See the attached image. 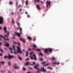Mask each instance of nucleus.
I'll list each match as a JSON object with an SVG mask.
<instances>
[{
    "label": "nucleus",
    "mask_w": 73,
    "mask_h": 73,
    "mask_svg": "<svg viewBox=\"0 0 73 73\" xmlns=\"http://www.w3.org/2000/svg\"><path fill=\"white\" fill-rule=\"evenodd\" d=\"M12 23L13 24H15V22L14 21V19H13L12 20Z\"/></svg>",
    "instance_id": "obj_28"
},
{
    "label": "nucleus",
    "mask_w": 73,
    "mask_h": 73,
    "mask_svg": "<svg viewBox=\"0 0 73 73\" xmlns=\"http://www.w3.org/2000/svg\"><path fill=\"white\" fill-rule=\"evenodd\" d=\"M49 65V63H48L44 65V66H48V65Z\"/></svg>",
    "instance_id": "obj_23"
},
{
    "label": "nucleus",
    "mask_w": 73,
    "mask_h": 73,
    "mask_svg": "<svg viewBox=\"0 0 73 73\" xmlns=\"http://www.w3.org/2000/svg\"><path fill=\"white\" fill-rule=\"evenodd\" d=\"M41 3H42V1H41V2H40Z\"/></svg>",
    "instance_id": "obj_59"
},
{
    "label": "nucleus",
    "mask_w": 73,
    "mask_h": 73,
    "mask_svg": "<svg viewBox=\"0 0 73 73\" xmlns=\"http://www.w3.org/2000/svg\"><path fill=\"white\" fill-rule=\"evenodd\" d=\"M4 20V18L3 17H0V24H2L3 22V20Z\"/></svg>",
    "instance_id": "obj_6"
},
{
    "label": "nucleus",
    "mask_w": 73,
    "mask_h": 73,
    "mask_svg": "<svg viewBox=\"0 0 73 73\" xmlns=\"http://www.w3.org/2000/svg\"><path fill=\"white\" fill-rule=\"evenodd\" d=\"M13 48H12L11 47H10L9 48L10 50H13L14 52V54H16L17 53H22V51H21V50H20V48H19V47L17 46V49L18 50H16L15 49V46L13 45Z\"/></svg>",
    "instance_id": "obj_1"
},
{
    "label": "nucleus",
    "mask_w": 73,
    "mask_h": 73,
    "mask_svg": "<svg viewBox=\"0 0 73 73\" xmlns=\"http://www.w3.org/2000/svg\"><path fill=\"white\" fill-rule=\"evenodd\" d=\"M4 31L5 33H7V27H4Z\"/></svg>",
    "instance_id": "obj_15"
},
{
    "label": "nucleus",
    "mask_w": 73,
    "mask_h": 73,
    "mask_svg": "<svg viewBox=\"0 0 73 73\" xmlns=\"http://www.w3.org/2000/svg\"><path fill=\"white\" fill-rule=\"evenodd\" d=\"M28 39L30 40H32V38L31 37H30L29 36H28Z\"/></svg>",
    "instance_id": "obj_22"
},
{
    "label": "nucleus",
    "mask_w": 73,
    "mask_h": 73,
    "mask_svg": "<svg viewBox=\"0 0 73 73\" xmlns=\"http://www.w3.org/2000/svg\"><path fill=\"white\" fill-rule=\"evenodd\" d=\"M31 65H33V64H30Z\"/></svg>",
    "instance_id": "obj_60"
},
{
    "label": "nucleus",
    "mask_w": 73,
    "mask_h": 73,
    "mask_svg": "<svg viewBox=\"0 0 73 73\" xmlns=\"http://www.w3.org/2000/svg\"><path fill=\"white\" fill-rule=\"evenodd\" d=\"M0 50L1 52H2L3 53L4 52V51H3V50H2V49L1 48Z\"/></svg>",
    "instance_id": "obj_32"
},
{
    "label": "nucleus",
    "mask_w": 73,
    "mask_h": 73,
    "mask_svg": "<svg viewBox=\"0 0 73 73\" xmlns=\"http://www.w3.org/2000/svg\"><path fill=\"white\" fill-rule=\"evenodd\" d=\"M8 58L9 59H11V58H13L15 57V56H12V55H8Z\"/></svg>",
    "instance_id": "obj_9"
},
{
    "label": "nucleus",
    "mask_w": 73,
    "mask_h": 73,
    "mask_svg": "<svg viewBox=\"0 0 73 73\" xmlns=\"http://www.w3.org/2000/svg\"><path fill=\"white\" fill-rule=\"evenodd\" d=\"M25 14H28V13L26 12H25Z\"/></svg>",
    "instance_id": "obj_51"
},
{
    "label": "nucleus",
    "mask_w": 73,
    "mask_h": 73,
    "mask_svg": "<svg viewBox=\"0 0 73 73\" xmlns=\"http://www.w3.org/2000/svg\"><path fill=\"white\" fill-rule=\"evenodd\" d=\"M9 4L10 5H12V4H13V2L11 1H10L9 2Z\"/></svg>",
    "instance_id": "obj_25"
},
{
    "label": "nucleus",
    "mask_w": 73,
    "mask_h": 73,
    "mask_svg": "<svg viewBox=\"0 0 73 73\" xmlns=\"http://www.w3.org/2000/svg\"><path fill=\"white\" fill-rule=\"evenodd\" d=\"M53 60H55V58L54 57H53L52 58H51Z\"/></svg>",
    "instance_id": "obj_36"
},
{
    "label": "nucleus",
    "mask_w": 73,
    "mask_h": 73,
    "mask_svg": "<svg viewBox=\"0 0 73 73\" xmlns=\"http://www.w3.org/2000/svg\"><path fill=\"white\" fill-rule=\"evenodd\" d=\"M11 53H12V51H11Z\"/></svg>",
    "instance_id": "obj_58"
},
{
    "label": "nucleus",
    "mask_w": 73,
    "mask_h": 73,
    "mask_svg": "<svg viewBox=\"0 0 73 73\" xmlns=\"http://www.w3.org/2000/svg\"><path fill=\"white\" fill-rule=\"evenodd\" d=\"M21 11H22V9H20V12H21Z\"/></svg>",
    "instance_id": "obj_49"
},
{
    "label": "nucleus",
    "mask_w": 73,
    "mask_h": 73,
    "mask_svg": "<svg viewBox=\"0 0 73 73\" xmlns=\"http://www.w3.org/2000/svg\"><path fill=\"white\" fill-rule=\"evenodd\" d=\"M23 51H24V49H23Z\"/></svg>",
    "instance_id": "obj_62"
},
{
    "label": "nucleus",
    "mask_w": 73,
    "mask_h": 73,
    "mask_svg": "<svg viewBox=\"0 0 73 73\" xmlns=\"http://www.w3.org/2000/svg\"><path fill=\"white\" fill-rule=\"evenodd\" d=\"M13 43L14 44H18V45H20V44L17 42H13Z\"/></svg>",
    "instance_id": "obj_21"
},
{
    "label": "nucleus",
    "mask_w": 73,
    "mask_h": 73,
    "mask_svg": "<svg viewBox=\"0 0 73 73\" xmlns=\"http://www.w3.org/2000/svg\"><path fill=\"white\" fill-rule=\"evenodd\" d=\"M20 5H19V6L18 7L19 8H20Z\"/></svg>",
    "instance_id": "obj_57"
},
{
    "label": "nucleus",
    "mask_w": 73,
    "mask_h": 73,
    "mask_svg": "<svg viewBox=\"0 0 73 73\" xmlns=\"http://www.w3.org/2000/svg\"><path fill=\"white\" fill-rule=\"evenodd\" d=\"M1 65H3L5 63V62H1Z\"/></svg>",
    "instance_id": "obj_31"
},
{
    "label": "nucleus",
    "mask_w": 73,
    "mask_h": 73,
    "mask_svg": "<svg viewBox=\"0 0 73 73\" xmlns=\"http://www.w3.org/2000/svg\"><path fill=\"white\" fill-rule=\"evenodd\" d=\"M26 60H29V59L27 58L26 59Z\"/></svg>",
    "instance_id": "obj_44"
},
{
    "label": "nucleus",
    "mask_w": 73,
    "mask_h": 73,
    "mask_svg": "<svg viewBox=\"0 0 73 73\" xmlns=\"http://www.w3.org/2000/svg\"><path fill=\"white\" fill-rule=\"evenodd\" d=\"M27 16L29 18V17H30V15H27Z\"/></svg>",
    "instance_id": "obj_38"
},
{
    "label": "nucleus",
    "mask_w": 73,
    "mask_h": 73,
    "mask_svg": "<svg viewBox=\"0 0 73 73\" xmlns=\"http://www.w3.org/2000/svg\"><path fill=\"white\" fill-rule=\"evenodd\" d=\"M33 49H34V50H36V49L35 48H33Z\"/></svg>",
    "instance_id": "obj_50"
},
{
    "label": "nucleus",
    "mask_w": 73,
    "mask_h": 73,
    "mask_svg": "<svg viewBox=\"0 0 73 73\" xmlns=\"http://www.w3.org/2000/svg\"><path fill=\"white\" fill-rule=\"evenodd\" d=\"M29 68L30 69H32L33 68H31L30 67H29Z\"/></svg>",
    "instance_id": "obj_42"
},
{
    "label": "nucleus",
    "mask_w": 73,
    "mask_h": 73,
    "mask_svg": "<svg viewBox=\"0 0 73 73\" xmlns=\"http://www.w3.org/2000/svg\"><path fill=\"white\" fill-rule=\"evenodd\" d=\"M30 64V62H26L25 64L26 65H28H28H29Z\"/></svg>",
    "instance_id": "obj_19"
},
{
    "label": "nucleus",
    "mask_w": 73,
    "mask_h": 73,
    "mask_svg": "<svg viewBox=\"0 0 73 73\" xmlns=\"http://www.w3.org/2000/svg\"><path fill=\"white\" fill-rule=\"evenodd\" d=\"M33 47L35 48H37V46L35 44H33V46H32Z\"/></svg>",
    "instance_id": "obj_20"
},
{
    "label": "nucleus",
    "mask_w": 73,
    "mask_h": 73,
    "mask_svg": "<svg viewBox=\"0 0 73 73\" xmlns=\"http://www.w3.org/2000/svg\"><path fill=\"white\" fill-rule=\"evenodd\" d=\"M48 69H49L52 70V68L51 67H47Z\"/></svg>",
    "instance_id": "obj_30"
},
{
    "label": "nucleus",
    "mask_w": 73,
    "mask_h": 73,
    "mask_svg": "<svg viewBox=\"0 0 73 73\" xmlns=\"http://www.w3.org/2000/svg\"><path fill=\"white\" fill-rule=\"evenodd\" d=\"M9 36V31H7V35H5L4 36V37L3 36L1 35H0V37L1 38H3L4 40H7V41L9 40V38H8V37Z\"/></svg>",
    "instance_id": "obj_3"
},
{
    "label": "nucleus",
    "mask_w": 73,
    "mask_h": 73,
    "mask_svg": "<svg viewBox=\"0 0 73 73\" xmlns=\"http://www.w3.org/2000/svg\"><path fill=\"white\" fill-rule=\"evenodd\" d=\"M28 1H26V5H28Z\"/></svg>",
    "instance_id": "obj_26"
},
{
    "label": "nucleus",
    "mask_w": 73,
    "mask_h": 73,
    "mask_svg": "<svg viewBox=\"0 0 73 73\" xmlns=\"http://www.w3.org/2000/svg\"><path fill=\"white\" fill-rule=\"evenodd\" d=\"M38 65H39L38 63H37V66L35 65L34 66V68H35V69H37V70H40V69L39 68H37L38 67Z\"/></svg>",
    "instance_id": "obj_11"
},
{
    "label": "nucleus",
    "mask_w": 73,
    "mask_h": 73,
    "mask_svg": "<svg viewBox=\"0 0 73 73\" xmlns=\"http://www.w3.org/2000/svg\"><path fill=\"white\" fill-rule=\"evenodd\" d=\"M40 71H42L44 72H45L46 71V70L45 69L44 67H42L41 68V69L40 70Z\"/></svg>",
    "instance_id": "obj_7"
},
{
    "label": "nucleus",
    "mask_w": 73,
    "mask_h": 73,
    "mask_svg": "<svg viewBox=\"0 0 73 73\" xmlns=\"http://www.w3.org/2000/svg\"><path fill=\"white\" fill-rule=\"evenodd\" d=\"M18 58L19 59V60H23V59L21 58V57H20V56H18Z\"/></svg>",
    "instance_id": "obj_18"
},
{
    "label": "nucleus",
    "mask_w": 73,
    "mask_h": 73,
    "mask_svg": "<svg viewBox=\"0 0 73 73\" xmlns=\"http://www.w3.org/2000/svg\"><path fill=\"white\" fill-rule=\"evenodd\" d=\"M50 1H47L46 2V6L47 8H48V5H50Z\"/></svg>",
    "instance_id": "obj_8"
},
{
    "label": "nucleus",
    "mask_w": 73,
    "mask_h": 73,
    "mask_svg": "<svg viewBox=\"0 0 73 73\" xmlns=\"http://www.w3.org/2000/svg\"><path fill=\"white\" fill-rule=\"evenodd\" d=\"M8 64L9 65H11V62L10 61H9L8 62Z\"/></svg>",
    "instance_id": "obj_27"
},
{
    "label": "nucleus",
    "mask_w": 73,
    "mask_h": 73,
    "mask_svg": "<svg viewBox=\"0 0 73 73\" xmlns=\"http://www.w3.org/2000/svg\"><path fill=\"white\" fill-rule=\"evenodd\" d=\"M40 0H34V2L35 3H36V2L39 3V1H40Z\"/></svg>",
    "instance_id": "obj_17"
},
{
    "label": "nucleus",
    "mask_w": 73,
    "mask_h": 73,
    "mask_svg": "<svg viewBox=\"0 0 73 73\" xmlns=\"http://www.w3.org/2000/svg\"><path fill=\"white\" fill-rule=\"evenodd\" d=\"M17 24L19 27L17 28V31L18 29H19V31H20V33L17 32H15V33L17 36H18V37H20V34H21L22 33V28H21V27H20V24L19 23H17Z\"/></svg>",
    "instance_id": "obj_2"
},
{
    "label": "nucleus",
    "mask_w": 73,
    "mask_h": 73,
    "mask_svg": "<svg viewBox=\"0 0 73 73\" xmlns=\"http://www.w3.org/2000/svg\"><path fill=\"white\" fill-rule=\"evenodd\" d=\"M12 38H14V39L15 38L14 37H13Z\"/></svg>",
    "instance_id": "obj_63"
},
{
    "label": "nucleus",
    "mask_w": 73,
    "mask_h": 73,
    "mask_svg": "<svg viewBox=\"0 0 73 73\" xmlns=\"http://www.w3.org/2000/svg\"><path fill=\"white\" fill-rule=\"evenodd\" d=\"M36 64V62H33V64L34 65V64Z\"/></svg>",
    "instance_id": "obj_40"
},
{
    "label": "nucleus",
    "mask_w": 73,
    "mask_h": 73,
    "mask_svg": "<svg viewBox=\"0 0 73 73\" xmlns=\"http://www.w3.org/2000/svg\"><path fill=\"white\" fill-rule=\"evenodd\" d=\"M26 73H31L30 72H27Z\"/></svg>",
    "instance_id": "obj_48"
},
{
    "label": "nucleus",
    "mask_w": 73,
    "mask_h": 73,
    "mask_svg": "<svg viewBox=\"0 0 73 73\" xmlns=\"http://www.w3.org/2000/svg\"><path fill=\"white\" fill-rule=\"evenodd\" d=\"M2 29V28L1 27H0V29Z\"/></svg>",
    "instance_id": "obj_56"
},
{
    "label": "nucleus",
    "mask_w": 73,
    "mask_h": 73,
    "mask_svg": "<svg viewBox=\"0 0 73 73\" xmlns=\"http://www.w3.org/2000/svg\"><path fill=\"white\" fill-rule=\"evenodd\" d=\"M32 54H33V52H31L30 53V57L31 58V60H33V59H35V60H37V58H36V55L35 54L33 55V57H34V58H33V57L32 56Z\"/></svg>",
    "instance_id": "obj_5"
},
{
    "label": "nucleus",
    "mask_w": 73,
    "mask_h": 73,
    "mask_svg": "<svg viewBox=\"0 0 73 73\" xmlns=\"http://www.w3.org/2000/svg\"><path fill=\"white\" fill-rule=\"evenodd\" d=\"M2 45V42H0V45Z\"/></svg>",
    "instance_id": "obj_43"
},
{
    "label": "nucleus",
    "mask_w": 73,
    "mask_h": 73,
    "mask_svg": "<svg viewBox=\"0 0 73 73\" xmlns=\"http://www.w3.org/2000/svg\"><path fill=\"white\" fill-rule=\"evenodd\" d=\"M39 55L41 56H42L43 55V54H42V53L40 52L39 53Z\"/></svg>",
    "instance_id": "obj_29"
},
{
    "label": "nucleus",
    "mask_w": 73,
    "mask_h": 73,
    "mask_svg": "<svg viewBox=\"0 0 73 73\" xmlns=\"http://www.w3.org/2000/svg\"><path fill=\"white\" fill-rule=\"evenodd\" d=\"M36 7L38 9H40V5H37Z\"/></svg>",
    "instance_id": "obj_16"
},
{
    "label": "nucleus",
    "mask_w": 73,
    "mask_h": 73,
    "mask_svg": "<svg viewBox=\"0 0 73 73\" xmlns=\"http://www.w3.org/2000/svg\"><path fill=\"white\" fill-rule=\"evenodd\" d=\"M17 64H15L14 65V67L15 69H18L19 68V66H17Z\"/></svg>",
    "instance_id": "obj_10"
},
{
    "label": "nucleus",
    "mask_w": 73,
    "mask_h": 73,
    "mask_svg": "<svg viewBox=\"0 0 73 73\" xmlns=\"http://www.w3.org/2000/svg\"><path fill=\"white\" fill-rule=\"evenodd\" d=\"M9 73H12V72H11L10 71H9Z\"/></svg>",
    "instance_id": "obj_54"
},
{
    "label": "nucleus",
    "mask_w": 73,
    "mask_h": 73,
    "mask_svg": "<svg viewBox=\"0 0 73 73\" xmlns=\"http://www.w3.org/2000/svg\"><path fill=\"white\" fill-rule=\"evenodd\" d=\"M42 50H44V53H46V54H49V53L48 51H49V52L50 53H52V51H53V49L51 48H48L47 49H44V48H42Z\"/></svg>",
    "instance_id": "obj_4"
},
{
    "label": "nucleus",
    "mask_w": 73,
    "mask_h": 73,
    "mask_svg": "<svg viewBox=\"0 0 73 73\" xmlns=\"http://www.w3.org/2000/svg\"><path fill=\"white\" fill-rule=\"evenodd\" d=\"M33 41H36V39H33Z\"/></svg>",
    "instance_id": "obj_47"
},
{
    "label": "nucleus",
    "mask_w": 73,
    "mask_h": 73,
    "mask_svg": "<svg viewBox=\"0 0 73 73\" xmlns=\"http://www.w3.org/2000/svg\"><path fill=\"white\" fill-rule=\"evenodd\" d=\"M26 56H28V54H29V53H28V52L27 51L26 52Z\"/></svg>",
    "instance_id": "obj_24"
},
{
    "label": "nucleus",
    "mask_w": 73,
    "mask_h": 73,
    "mask_svg": "<svg viewBox=\"0 0 73 73\" xmlns=\"http://www.w3.org/2000/svg\"><path fill=\"white\" fill-rule=\"evenodd\" d=\"M23 70H26V68L23 67Z\"/></svg>",
    "instance_id": "obj_37"
},
{
    "label": "nucleus",
    "mask_w": 73,
    "mask_h": 73,
    "mask_svg": "<svg viewBox=\"0 0 73 73\" xmlns=\"http://www.w3.org/2000/svg\"><path fill=\"white\" fill-rule=\"evenodd\" d=\"M28 50H29V51H31V49H30V48H29L28 49Z\"/></svg>",
    "instance_id": "obj_45"
},
{
    "label": "nucleus",
    "mask_w": 73,
    "mask_h": 73,
    "mask_svg": "<svg viewBox=\"0 0 73 73\" xmlns=\"http://www.w3.org/2000/svg\"><path fill=\"white\" fill-rule=\"evenodd\" d=\"M0 56H3V54H0Z\"/></svg>",
    "instance_id": "obj_46"
},
{
    "label": "nucleus",
    "mask_w": 73,
    "mask_h": 73,
    "mask_svg": "<svg viewBox=\"0 0 73 73\" xmlns=\"http://www.w3.org/2000/svg\"><path fill=\"white\" fill-rule=\"evenodd\" d=\"M46 63V62H42V64H45Z\"/></svg>",
    "instance_id": "obj_34"
},
{
    "label": "nucleus",
    "mask_w": 73,
    "mask_h": 73,
    "mask_svg": "<svg viewBox=\"0 0 73 73\" xmlns=\"http://www.w3.org/2000/svg\"><path fill=\"white\" fill-rule=\"evenodd\" d=\"M56 64H57V65H59L60 64V62H55L54 63H52V65H55Z\"/></svg>",
    "instance_id": "obj_12"
},
{
    "label": "nucleus",
    "mask_w": 73,
    "mask_h": 73,
    "mask_svg": "<svg viewBox=\"0 0 73 73\" xmlns=\"http://www.w3.org/2000/svg\"><path fill=\"white\" fill-rule=\"evenodd\" d=\"M4 57V58H7V56H5Z\"/></svg>",
    "instance_id": "obj_41"
},
{
    "label": "nucleus",
    "mask_w": 73,
    "mask_h": 73,
    "mask_svg": "<svg viewBox=\"0 0 73 73\" xmlns=\"http://www.w3.org/2000/svg\"><path fill=\"white\" fill-rule=\"evenodd\" d=\"M20 39L21 40V41H23V42H25V40L24 39H22L21 38H20Z\"/></svg>",
    "instance_id": "obj_13"
},
{
    "label": "nucleus",
    "mask_w": 73,
    "mask_h": 73,
    "mask_svg": "<svg viewBox=\"0 0 73 73\" xmlns=\"http://www.w3.org/2000/svg\"><path fill=\"white\" fill-rule=\"evenodd\" d=\"M14 14V13H13V12H12L11 13V15H13V14Z\"/></svg>",
    "instance_id": "obj_39"
},
{
    "label": "nucleus",
    "mask_w": 73,
    "mask_h": 73,
    "mask_svg": "<svg viewBox=\"0 0 73 73\" xmlns=\"http://www.w3.org/2000/svg\"><path fill=\"white\" fill-rule=\"evenodd\" d=\"M39 72H40V71H38L36 72L37 73H39Z\"/></svg>",
    "instance_id": "obj_53"
},
{
    "label": "nucleus",
    "mask_w": 73,
    "mask_h": 73,
    "mask_svg": "<svg viewBox=\"0 0 73 73\" xmlns=\"http://www.w3.org/2000/svg\"><path fill=\"white\" fill-rule=\"evenodd\" d=\"M40 61H43V59L42 58H40Z\"/></svg>",
    "instance_id": "obj_35"
},
{
    "label": "nucleus",
    "mask_w": 73,
    "mask_h": 73,
    "mask_svg": "<svg viewBox=\"0 0 73 73\" xmlns=\"http://www.w3.org/2000/svg\"><path fill=\"white\" fill-rule=\"evenodd\" d=\"M5 50H7V49L6 48H5Z\"/></svg>",
    "instance_id": "obj_55"
},
{
    "label": "nucleus",
    "mask_w": 73,
    "mask_h": 73,
    "mask_svg": "<svg viewBox=\"0 0 73 73\" xmlns=\"http://www.w3.org/2000/svg\"><path fill=\"white\" fill-rule=\"evenodd\" d=\"M16 6L17 7V4H16Z\"/></svg>",
    "instance_id": "obj_52"
},
{
    "label": "nucleus",
    "mask_w": 73,
    "mask_h": 73,
    "mask_svg": "<svg viewBox=\"0 0 73 73\" xmlns=\"http://www.w3.org/2000/svg\"><path fill=\"white\" fill-rule=\"evenodd\" d=\"M43 16H45V15H44V14H43Z\"/></svg>",
    "instance_id": "obj_61"
},
{
    "label": "nucleus",
    "mask_w": 73,
    "mask_h": 73,
    "mask_svg": "<svg viewBox=\"0 0 73 73\" xmlns=\"http://www.w3.org/2000/svg\"><path fill=\"white\" fill-rule=\"evenodd\" d=\"M36 37L35 36H34V38H36Z\"/></svg>",
    "instance_id": "obj_64"
},
{
    "label": "nucleus",
    "mask_w": 73,
    "mask_h": 73,
    "mask_svg": "<svg viewBox=\"0 0 73 73\" xmlns=\"http://www.w3.org/2000/svg\"><path fill=\"white\" fill-rule=\"evenodd\" d=\"M36 51H40V49H35Z\"/></svg>",
    "instance_id": "obj_33"
},
{
    "label": "nucleus",
    "mask_w": 73,
    "mask_h": 73,
    "mask_svg": "<svg viewBox=\"0 0 73 73\" xmlns=\"http://www.w3.org/2000/svg\"><path fill=\"white\" fill-rule=\"evenodd\" d=\"M5 46H9V44L6 41H5Z\"/></svg>",
    "instance_id": "obj_14"
}]
</instances>
